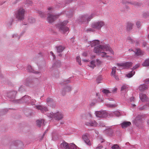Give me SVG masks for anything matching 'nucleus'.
<instances>
[{
  "label": "nucleus",
  "instance_id": "38",
  "mask_svg": "<svg viewBox=\"0 0 149 149\" xmlns=\"http://www.w3.org/2000/svg\"><path fill=\"white\" fill-rule=\"evenodd\" d=\"M91 64L89 66L91 68L93 69L95 67H96V65L95 64V61L94 60H92L91 61Z\"/></svg>",
  "mask_w": 149,
  "mask_h": 149
},
{
  "label": "nucleus",
  "instance_id": "11",
  "mask_svg": "<svg viewBox=\"0 0 149 149\" xmlns=\"http://www.w3.org/2000/svg\"><path fill=\"white\" fill-rule=\"evenodd\" d=\"M17 93V92L16 91H11L7 93L6 96L11 100L15 98V95Z\"/></svg>",
  "mask_w": 149,
  "mask_h": 149
},
{
  "label": "nucleus",
  "instance_id": "52",
  "mask_svg": "<svg viewBox=\"0 0 149 149\" xmlns=\"http://www.w3.org/2000/svg\"><path fill=\"white\" fill-rule=\"evenodd\" d=\"M140 66L139 64H136L135 65L133 66V67L132 68V70H134L137 68H138Z\"/></svg>",
  "mask_w": 149,
  "mask_h": 149
},
{
  "label": "nucleus",
  "instance_id": "54",
  "mask_svg": "<svg viewBox=\"0 0 149 149\" xmlns=\"http://www.w3.org/2000/svg\"><path fill=\"white\" fill-rule=\"evenodd\" d=\"M102 80V77H98L97 79H96V81L97 82V83H100V81L101 80Z\"/></svg>",
  "mask_w": 149,
  "mask_h": 149
},
{
  "label": "nucleus",
  "instance_id": "23",
  "mask_svg": "<svg viewBox=\"0 0 149 149\" xmlns=\"http://www.w3.org/2000/svg\"><path fill=\"white\" fill-rule=\"evenodd\" d=\"M134 24L130 22H128L126 26V31H127L129 32L133 28Z\"/></svg>",
  "mask_w": 149,
  "mask_h": 149
},
{
  "label": "nucleus",
  "instance_id": "39",
  "mask_svg": "<svg viewBox=\"0 0 149 149\" xmlns=\"http://www.w3.org/2000/svg\"><path fill=\"white\" fill-rule=\"evenodd\" d=\"M132 63L131 62H126L124 63V67L129 68L131 65Z\"/></svg>",
  "mask_w": 149,
  "mask_h": 149
},
{
  "label": "nucleus",
  "instance_id": "13",
  "mask_svg": "<svg viewBox=\"0 0 149 149\" xmlns=\"http://www.w3.org/2000/svg\"><path fill=\"white\" fill-rule=\"evenodd\" d=\"M13 21L14 19L13 17H10L8 19L5 23L6 26L8 29H10Z\"/></svg>",
  "mask_w": 149,
  "mask_h": 149
},
{
  "label": "nucleus",
  "instance_id": "51",
  "mask_svg": "<svg viewBox=\"0 0 149 149\" xmlns=\"http://www.w3.org/2000/svg\"><path fill=\"white\" fill-rule=\"evenodd\" d=\"M116 67H114L112 69V72H111V74L113 75H115V73L116 72Z\"/></svg>",
  "mask_w": 149,
  "mask_h": 149
},
{
  "label": "nucleus",
  "instance_id": "19",
  "mask_svg": "<svg viewBox=\"0 0 149 149\" xmlns=\"http://www.w3.org/2000/svg\"><path fill=\"white\" fill-rule=\"evenodd\" d=\"M71 88L70 86H66L63 88L61 94L63 95H64L66 94V92H69L71 91Z\"/></svg>",
  "mask_w": 149,
  "mask_h": 149
},
{
  "label": "nucleus",
  "instance_id": "14",
  "mask_svg": "<svg viewBox=\"0 0 149 149\" xmlns=\"http://www.w3.org/2000/svg\"><path fill=\"white\" fill-rule=\"evenodd\" d=\"M58 17L57 15L49 14L47 18L48 22L50 23H52L57 19Z\"/></svg>",
  "mask_w": 149,
  "mask_h": 149
},
{
  "label": "nucleus",
  "instance_id": "28",
  "mask_svg": "<svg viewBox=\"0 0 149 149\" xmlns=\"http://www.w3.org/2000/svg\"><path fill=\"white\" fill-rule=\"evenodd\" d=\"M61 62L59 60L56 61L53 65V68H58L61 66Z\"/></svg>",
  "mask_w": 149,
  "mask_h": 149
},
{
  "label": "nucleus",
  "instance_id": "3",
  "mask_svg": "<svg viewBox=\"0 0 149 149\" xmlns=\"http://www.w3.org/2000/svg\"><path fill=\"white\" fill-rule=\"evenodd\" d=\"M68 21L67 20L64 21L56 25V27L58 28L59 31L61 33L65 34H67L69 32V28L66 26Z\"/></svg>",
  "mask_w": 149,
  "mask_h": 149
},
{
  "label": "nucleus",
  "instance_id": "34",
  "mask_svg": "<svg viewBox=\"0 0 149 149\" xmlns=\"http://www.w3.org/2000/svg\"><path fill=\"white\" fill-rule=\"evenodd\" d=\"M24 113L27 116H28L30 115L31 111L29 109H24Z\"/></svg>",
  "mask_w": 149,
  "mask_h": 149
},
{
  "label": "nucleus",
  "instance_id": "21",
  "mask_svg": "<svg viewBox=\"0 0 149 149\" xmlns=\"http://www.w3.org/2000/svg\"><path fill=\"white\" fill-rule=\"evenodd\" d=\"M135 55L136 56H141L144 55V52L141 50L140 48L136 49V51L134 52Z\"/></svg>",
  "mask_w": 149,
  "mask_h": 149
},
{
  "label": "nucleus",
  "instance_id": "46",
  "mask_svg": "<svg viewBox=\"0 0 149 149\" xmlns=\"http://www.w3.org/2000/svg\"><path fill=\"white\" fill-rule=\"evenodd\" d=\"M39 64L40 65L41 67H42L45 66L46 64V62L45 60H43L42 61V63H41L39 62Z\"/></svg>",
  "mask_w": 149,
  "mask_h": 149
},
{
  "label": "nucleus",
  "instance_id": "42",
  "mask_svg": "<svg viewBox=\"0 0 149 149\" xmlns=\"http://www.w3.org/2000/svg\"><path fill=\"white\" fill-rule=\"evenodd\" d=\"M35 19L33 17H30L29 18V22L31 23L35 22Z\"/></svg>",
  "mask_w": 149,
  "mask_h": 149
},
{
  "label": "nucleus",
  "instance_id": "60",
  "mask_svg": "<svg viewBox=\"0 0 149 149\" xmlns=\"http://www.w3.org/2000/svg\"><path fill=\"white\" fill-rule=\"evenodd\" d=\"M136 25L138 28H139L141 26V23L139 21H138L136 24Z\"/></svg>",
  "mask_w": 149,
  "mask_h": 149
},
{
  "label": "nucleus",
  "instance_id": "48",
  "mask_svg": "<svg viewBox=\"0 0 149 149\" xmlns=\"http://www.w3.org/2000/svg\"><path fill=\"white\" fill-rule=\"evenodd\" d=\"M95 29H94L93 28H89L87 29L86 31L87 32H94L95 31Z\"/></svg>",
  "mask_w": 149,
  "mask_h": 149
},
{
  "label": "nucleus",
  "instance_id": "57",
  "mask_svg": "<svg viewBox=\"0 0 149 149\" xmlns=\"http://www.w3.org/2000/svg\"><path fill=\"white\" fill-rule=\"evenodd\" d=\"M26 3L30 5H31L33 3V2L32 1H30L29 0H27L26 1Z\"/></svg>",
  "mask_w": 149,
  "mask_h": 149
},
{
  "label": "nucleus",
  "instance_id": "32",
  "mask_svg": "<svg viewBox=\"0 0 149 149\" xmlns=\"http://www.w3.org/2000/svg\"><path fill=\"white\" fill-rule=\"evenodd\" d=\"M142 65L144 67L149 66V58L146 60L142 63Z\"/></svg>",
  "mask_w": 149,
  "mask_h": 149
},
{
  "label": "nucleus",
  "instance_id": "18",
  "mask_svg": "<svg viewBox=\"0 0 149 149\" xmlns=\"http://www.w3.org/2000/svg\"><path fill=\"white\" fill-rule=\"evenodd\" d=\"M139 97L142 102H146L149 101L148 99L145 94L142 93H140Z\"/></svg>",
  "mask_w": 149,
  "mask_h": 149
},
{
  "label": "nucleus",
  "instance_id": "41",
  "mask_svg": "<svg viewBox=\"0 0 149 149\" xmlns=\"http://www.w3.org/2000/svg\"><path fill=\"white\" fill-rule=\"evenodd\" d=\"M127 3H130L131 4H132L134 5H139V3H137L136 2H127V1H123V4H126Z\"/></svg>",
  "mask_w": 149,
  "mask_h": 149
},
{
  "label": "nucleus",
  "instance_id": "5",
  "mask_svg": "<svg viewBox=\"0 0 149 149\" xmlns=\"http://www.w3.org/2000/svg\"><path fill=\"white\" fill-rule=\"evenodd\" d=\"M25 10L22 8L18 10L15 13V17L18 20L21 21L24 19Z\"/></svg>",
  "mask_w": 149,
  "mask_h": 149
},
{
  "label": "nucleus",
  "instance_id": "40",
  "mask_svg": "<svg viewBox=\"0 0 149 149\" xmlns=\"http://www.w3.org/2000/svg\"><path fill=\"white\" fill-rule=\"evenodd\" d=\"M38 13L40 14V17L42 18H43L46 16V14L41 11H38Z\"/></svg>",
  "mask_w": 149,
  "mask_h": 149
},
{
  "label": "nucleus",
  "instance_id": "64",
  "mask_svg": "<svg viewBox=\"0 0 149 149\" xmlns=\"http://www.w3.org/2000/svg\"><path fill=\"white\" fill-rule=\"evenodd\" d=\"M117 90V88H115L111 92L112 93H116Z\"/></svg>",
  "mask_w": 149,
  "mask_h": 149
},
{
  "label": "nucleus",
  "instance_id": "59",
  "mask_svg": "<svg viewBox=\"0 0 149 149\" xmlns=\"http://www.w3.org/2000/svg\"><path fill=\"white\" fill-rule=\"evenodd\" d=\"M117 65L118 66H121L122 67H124V63H117Z\"/></svg>",
  "mask_w": 149,
  "mask_h": 149
},
{
  "label": "nucleus",
  "instance_id": "43",
  "mask_svg": "<svg viewBox=\"0 0 149 149\" xmlns=\"http://www.w3.org/2000/svg\"><path fill=\"white\" fill-rule=\"evenodd\" d=\"M70 79H67L66 80L63 81L61 83V84L62 85L70 83Z\"/></svg>",
  "mask_w": 149,
  "mask_h": 149
},
{
  "label": "nucleus",
  "instance_id": "26",
  "mask_svg": "<svg viewBox=\"0 0 149 149\" xmlns=\"http://www.w3.org/2000/svg\"><path fill=\"white\" fill-rule=\"evenodd\" d=\"M148 85L143 84L141 85L139 87V89L141 91H143L148 88Z\"/></svg>",
  "mask_w": 149,
  "mask_h": 149
},
{
  "label": "nucleus",
  "instance_id": "50",
  "mask_svg": "<svg viewBox=\"0 0 149 149\" xmlns=\"http://www.w3.org/2000/svg\"><path fill=\"white\" fill-rule=\"evenodd\" d=\"M103 53V54L102 55V57H106L108 58L109 57V56L107 55V53L106 52H101V53Z\"/></svg>",
  "mask_w": 149,
  "mask_h": 149
},
{
  "label": "nucleus",
  "instance_id": "53",
  "mask_svg": "<svg viewBox=\"0 0 149 149\" xmlns=\"http://www.w3.org/2000/svg\"><path fill=\"white\" fill-rule=\"evenodd\" d=\"M76 60L79 63V64L81 65V63L80 57L79 56H77L76 58Z\"/></svg>",
  "mask_w": 149,
  "mask_h": 149
},
{
  "label": "nucleus",
  "instance_id": "1",
  "mask_svg": "<svg viewBox=\"0 0 149 149\" xmlns=\"http://www.w3.org/2000/svg\"><path fill=\"white\" fill-rule=\"evenodd\" d=\"M94 16L93 14H91L90 15H88L87 14L80 15L77 18V21L80 24H88Z\"/></svg>",
  "mask_w": 149,
  "mask_h": 149
},
{
  "label": "nucleus",
  "instance_id": "25",
  "mask_svg": "<svg viewBox=\"0 0 149 149\" xmlns=\"http://www.w3.org/2000/svg\"><path fill=\"white\" fill-rule=\"evenodd\" d=\"M65 13L67 17L70 18L73 16L74 14V10L72 9L69 11H65Z\"/></svg>",
  "mask_w": 149,
  "mask_h": 149
},
{
  "label": "nucleus",
  "instance_id": "63",
  "mask_svg": "<svg viewBox=\"0 0 149 149\" xmlns=\"http://www.w3.org/2000/svg\"><path fill=\"white\" fill-rule=\"evenodd\" d=\"M84 4V3L82 1H80L78 2V4L79 6H81L83 5Z\"/></svg>",
  "mask_w": 149,
  "mask_h": 149
},
{
  "label": "nucleus",
  "instance_id": "6",
  "mask_svg": "<svg viewBox=\"0 0 149 149\" xmlns=\"http://www.w3.org/2000/svg\"><path fill=\"white\" fill-rule=\"evenodd\" d=\"M61 146L63 149H77V147L74 144H68L64 141L61 144Z\"/></svg>",
  "mask_w": 149,
  "mask_h": 149
},
{
  "label": "nucleus",
  "instance_id": "49",
  "mask_svg": "<svg viewBox=\"0 0 149 149\" xmlns=\"http://www.w3.org/2000/svg\"><path fill=\"white\" fill-rule=\"evenodd\" d=\"M47 102V103H52L53 102V99L50 97L48 98L46 100Z\"/></svg>",
  "mask_w": 149,
  "mask_h": 149
},
{
  "label": "nucleus",
  "instance_id": "7",
  "mask_svg": "<svg viewBox=\"0 0 149 149\" xmlns=\"http://www.w3.org/2000/svg\"><path fill=\"white\" fill-rule=\"evenodd\" d=\"M104 24V22L102 21L94 22L91 24V27L95 30H99Z\"/></svg>",
  "mask_w": 149,
  "mask_h": 149
},
{
  "label": "nucleus",
  "instance_id": "20",
  "mask_svg": "<svg viewBox=\"0 0 149 149\" xmlns=\"http://www.w3.org/2000/svg\"><path fill=\"white\" fill-rule=\"evenodd\" d=\"M27 70L28 72H32L37 74H40V72L35 70L30 65H29L28 66Z\"/></svg>",
  "mask_w": 149,
  "mask_h": 149
},
{
  "label": "nucleus",
  "instance_id": "12",
  "mask_svg": "<svg viewBox=\"0 0 149 149\" xmlns=\"http://www.w3.org/2000/svg\"><path fill=\"white\" fill-rule=\"evenodd\" d=\"M36 109L40 110L42 113L46 112L48 111V109L47 107L43 105H35Z\"/></svg>",
  "mask_w": 149,
  "mask_h": 149
},
{
  "label": "nucleus",
  "instance_id": "16",
  "mask_svg": "<svg viewBox=\"0 0 149 149\" xmlns=\"http://www.w3.org/2000/svg\"><path fill=\"white\" fill-rule=\"evenodd\" d=\"M132 125L131 122L130 121H124L120 124L122 128L125 129Z\"/></svg>",
  "mask_w": 149,
  "mask_h": 149
},
{
  "label": "nucleus",
  "instance_id": "2",
  "mask_svg": "<svg viewBox=\"0 0 149 149\" xmlns=\"http://www.w3.org/2000/svg\"><path fill=\"white\" fill-rule=\"evenodd\" d=\"M101 50L105 51H109L111 52L112 50L109 44L103 45H100L94 47L93 52L95 53L100 54L101 53Z\"/></svg>",
  "mask_w": 149,
  "mask_h": 149
},
{
  "label": "nucleus",
  "instance_id": "27",
  "mask_svg": "<svg viewBox=\"0 0 149 149\" xmlns=\"http://www.w3.org/2000/svg\"><path fill=\"white\" fill-rule=\"evenodd\" d=\"M91 47H93L100 44V41L98 40H94L92 41H90Z\"/></svg>",
  "mask_w": 149,
  "mask_h": 149
},
{
  "label": "nucleus",
  "instance_id": "17",
  "mask_svg": "<svg viewBox=\"0 0 149 149\" xmlns=\"http://www.w3.org/2000/svg\"><path fill=\"white\" fill-rule=\"evenodd\" d=\"M104 133L107 136H111L113 134V131L110 127H107L104 131Z\"/></svg>",
  "mask_w": 149,
  "mask_h": 149
},
{
  "label": "nucleus",
  "instance_id": "56",
  "mask_svg": "<svg viewBox=\"0 0 149 149\" xmlns=\"http://www.w3.org/2000/svg\"><path fill=\"white\" fill-rule=\"evenodd\" d=\"M143 16L144 17H147L149 16V14L146 12L143 13Z\"/></svg>",
  "mask_w": 149,
  "mask_h": 149
},
{
  "label": "nucleus",
  "instance_id": "62",
  "mask_svg": "<svg viewBox=\"0 0 149 149\" xmlns=\"http://www.w3.org/2000/svg\"><path fill=\"white\" fill-rule=\"evenodd\" d=\"M147 43L145 41H143V46L144 47H145L147 45Z\"/></svg>",
  "mask_w": 149,
  "mask_h": 149
},
{
  "label": "nucleus",
  "instance_id": "30",
  "mask_svg": "<svg viewBox=\"0 0 149 149\" xmlns=\"http://www.w3.org/2000/svg\"><path fill=\"white\" fill-rule=\"evenodd\" d=\"M102 92L107 96H109L111 95L110 94L111 92L109 90L106 89H103L102 90Z\"/></svg>",
  "mask_w": 149,
  "mask_h": 149
},
{
  "label": "nucleus",
  "instance_id": "45",
  "mask_svg": "<svg viewBox=\"0 0 149 149\" xmlns=\"http://www.w3.org/2000/svg\"><path fill=\"white\" fill-rule=\"evenodd\" d=\"M25 91L24 87L23 86H21L19 88V91L21 92H22L24 91Z\"/></svg>",
  "mask_w": 149,
  "mask_h": 149
},
{
  "label": "nucleus",
  "instance_id": "15",
  "mask_svg": "<svg viewBox=\"0 0 149 149\" xmlns=\"http://www.w3.org/2000/svg\"><path fill=\"white\" fill-rule=\"evenodd\" d=\"M85 124L87 126L91 127H95L97 125L96 122L94 120H90L89 121H86Z\"/></svg>",
  "mask_w": 149,
  "mask_h": 149
},
{
  "label": "nucleus",
  "instance_id": "24",
  "mask_svg": "<svg viewBox=\"0 0 149 149\" xmlns=\"http://www.w3.org/2000/svg\"><path fill=\"white\" fill-rule=\"evenodd\" d=\"M19 142L17 141L13 142L10 146V149H17Z\"/></svg>",
  "mask_w": 149,
  "mask_h": 149
},
{
  "label": "nucleus",
  "instance_id": "37",
  "mask_svg": "<svg viewBox=\"0 0 149 149\" xmlns=\"http://www.w3.org/2000/svg\"><path fill=\"white\" fill-rule=\"evenodd\" d=\"M149 105V103H148L144 105L141 107H140L139 108V109L140 110H143L146 109H147V105Z\"/></svg>",
  "mask_w": 149,
  "mask_h": 149
},
{
  "label": "nucleus",
  "instance_id": "36",
  "mask_svg": "<svg viewBox=\"0 0 149 149\" xmlns=\"http://www.w3.org/2000/svg\"><path fill=\"white\" fill-rule=\"evenodd\" d=\"M36 102V100L34 99H30L29 103H28L29 105H33L35 104V103Z\"/></svg>",
  "mask_w": 149,
  "mask_h": 149
},
{
  "label": "nucleus",
  "instance_id": "29",
  "mask_svg": "<svg viewBox=\"0 0 149 149\" xmlns=\"http://www.w3.org/2000/svg\"><path fill=\"white\" fill-rule=\"evenodd\" d=\"M56 48L57 52L58 53L62 52L64 49L65 48V47L61 46H56Z\"/></svg>",
  "mask_w": 149,
  "mask_h": 149
},
{
  "label": "nucleus",
  "instance_id": "55",
  "mask_svg": "<svg viewBox=\"0 0 149 149\" xmlns=\"http://www.w3.org/2000/svg\"><path fill=\"white\" fill-rule=\"evenodd\" d=\"M127 88V86L126 85H124L123 86L121 87V91H123L124 90L126 89Z\"/></svg>",
  "mask_w": 149,
  "mask_h": 149
},
{
  "label": "nucleus",
  "instance_id": "47",
  "mask_svg": "<svg viewBox=\"0 0 149 149\" xmlns=\"http://www.w3.org/2000/svg\"><path fill=\"white\" fill-rule=\"evenodd\" d=\"M114 116L118 117L120 115V113L118 111H115L113 112Z\"/></svg>",
  "mask_w": 149,
  "mask_h": 149
},
{
  "label": "nucleus",
  "instance_id": "44",
  "mask_svg": "<svg viewBox=\"0 0 149 149\" xmlns=\"http://www.w3.org/2000/svg\"><path fill=\"white\" fill-rule=\"evenodd\" d=\"M111 148L112 149H120V148L118 144H115L113 145Z\"/></svg>",
  "mask_w": 149,
  "mask_h": 149
},
{
  "label": "nucleus",
  "instance_id": "8",
  "mask_svg": "<svg viewBox=\"0 0 149 149\" xmlns=\"http://www.w3.org/2000/svg\"><path fill=\"white\" fill-rule=\"evenodd\" d=\"M38 78L29 77L26 79L25 85L26 86H31L33 85L38 82Z\"/></svg>",
  "mask_w": 149,
  "mask_h": 149
},
{
  "label": "nucleus",
  "instance_id": "58",
  "mask_svg": "<svg viewBox=\"0 0 149 149\" xmlns=\"http://www.w3.org/2000/svg\"><path fill=\"white\" fill-rule=\"evenodd\" d=\"M96 65L97 66H99L101 63L102 62L99 59H96Z\"/></svg>",
  "mask_w": 149,
  "mask_h": 149
},
{
  "label": "nucleus",
  "instance_id": "61",
  "mask_svg": "<svg viewBox=\"0 0 149 149\" xmlns=\"http://www.w3.org/2000/svg\"><path fill=\"white\" fill-rule=\"evenodd\" d=\"M109 117H113L114 116L113 112L109 113Z\"/></svg>",
  "mask_w": 149,
  "mask_h": 149
},
{
  "label": "nucleus",
  "instance_id": "33",
  "mask_svg": "<svg viewBox=\"0 0 149 149\" xmlns=\"http://www.w3.org/2000/svg\"><path fill=\"white\" fill-rule=\"evenodd\" d=\"M8 111V109H1L0 110V115L1 116L4 115L7 113Z\"/></svg>",
  "mask_w": 149,
  "mask_h": 149
},
{
  "label": "nucleus",
  "instance_id": "31",
  "mask_svg": "<svg viewBox=\"0 0 149 149\" xmlns=\"http://www.w3.org/2000/svg\"><path fill=\"white\" fill-rule=\"evenodd\" d=\"M37 125L39 127H40L44 120L42 119L37 120L36 121Z\"/></svg>",
  "mask_w": 149,
  "mask_h": 149
},
{
  "label": "nucleus",
  "instance_id": "9",
  "mask_svg": "<svg viewBox=\"0 0 149 149\" xmlns=\"http://www.w3.org/2000/svg\"><path fill=\"white\" fill-rule=\"evenodd\" d=\"M48 116L50 118H54L56 120H59L63 118V115L61 112H57L56 113L52 112L48 114Z\"/></svg>",
  "mask_w": 149,
  "mask_h": 149
},
{
  "label": "nucleus",
  "instance_id": "10",
  "mask_svg": "<svg viewBox=\"0 0 149 149\" xmlns=\"http://www.w3.org/2000/svg\"><path fill=\"white\" fill-rule=\"evenodd\" d=\"M95 114L97 117L100 118H106L108 116V113L106 111H96Z\"/></svg>",
  "mask_w": 149,
  "mask_h": 149
},
{
  "label": "nucleus",
  "instance_id": "35",
  "mask_svg": "<svg viewBox=\"0 0 149 149\" xmlns=\"http://www.w3.org/2000/svg\"><path fill=\"white\" fill-rule=\"evenodd\" d=\"M135 72L134 71H132L130 73L127 74L126 76L128 78H131L135 74Z\"/></svg>",
  "mask_w": 149,
  "mask_h": 149
},
{
  "label": "nucleus",
  "instance_id": "22",
  "mask_svg": "<svg viewBox=\"0 0 149 149\" xmlns=\"http://www.w3.org/2000/svg\"><path fill=\"white\" fill-rule=\"evenodd\" d=\"M82 138L84 142L87 145L91 146V142L87 136L83 135L82 136Z\"/></svg>",
  "mask_w": 149,
  "mask_h": 149
},
{
  "label": "nucleus",
  "instance_id": "4",
  "mask_svg": "<svg viewBox=\"0 0 149 149\" xmlns=\"http://www.w3.org/2000/svg\"><path fill=\"white\" fill-rule=\"evenodd\" d=\"M31 97L27 95H25L22 98L17 100H12L13 102L16 104H21L25 103L28 104L29 103L30 99Z\"/></svg>",
  "mask_w": 149,
  "mask_h": 149
}]
</instances>
